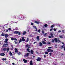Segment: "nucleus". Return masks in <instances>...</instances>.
Returning <instances> with one entry per match:
<instances>
[{
  "label": "nucleus",
  "instance_id": "nucleus-1",
  "mask_svg": "<svg viewBox=\"0 0 65 65\" xmlns=\"http://www.w3.org/2000/svg\"><path fill=\"white\" fill-rule=\"evenodd\" d=\"M55 41V42H58V40H57V38H56L54 39H52V41L53 43H54V42Z\"/></svg>",
  "mask_w": 65,
  "mask_h": 65
},
{
  "label": "nucleus",
  "instance_id": "nucleus-2",
  "mask_svg": "<svg viewBox=\"0 0 65 65\" xmlns=\"http://www.w3.org/2000/svg\"><path fill=\"white\" fill-rule=\"evenodd\" d=\"M18 18L19 19L21 20H24V16H22L21 17V15H19L18 16Z\"/></svg>",
  "mask_w": 65,
  "mask_h": 65
},
{
  "label": "nucleus",
  "instance_id": "nucleus-3",
  "mask_svg": "<svg viewBox=\"0 0 65 65\" xmlns=\"http://www.w3.org/2000/svg\"><path fill=\"white\" fill-rule=\"evenodd\" d=\"M8 45L7 44H4L3 46H4V47H7V46H8Z\"/></svg>",
  "mask_w": 65,
  "mask_h": 65
},
{
  "label": "nucleus",
  "instance_id": "nucleus-4",
  "mask_svg": "<svg viewBox=\"0 0 65 65\" xmlns=\"http://www.w3.org/2000/svg\"><path fill=\"white\" fill-rule=\"evenodd\" d=\"M25 46L26 47H28V48H31V47L30 45H28V44H27Z\"/></svg>",
  "mask_w": 65,
  "mask_h": 65
},
{
  "label": "nucleus",
  "instance_id": "nucleus-5",
  "mask_svg": "<svg viewBox=\"0 0 65 65\" xmlns=\"http://www.w3.org/2000/svg\"><path fill=\"white\" fill-rule=\"evenodd\" d=\"M37 61H40L41 60V59L40 57H38L37 59Z\"/></svg>",
  "mask_w": 65,
  "mask_h": 65
},
{
  "label": "nucleus",
  "instance_id": "nucleus-6",
  "mask_svg": "<svg viewBox=\"0 0 65 65\" xmlns=\"http://www.w3.org/2000/svg\"><path fill=\"white\" fill-rule=\"evenodd\" d=\"M23 61L25 63H26L27 62V60L25 59H23Z\"/></svg>",
  "mask_w": 65,
  "mask_h": 65
},
{
  "label": "nucleus",
  "instance_id": "nucleus-7",
  "mask_svg": "<svg viewBox=\"0 0 65 65\" xmlns=\"http://www.w3.org/2000/svg\"><path fill=\"white\" fill-rule=\"evenodd\" d=\"M14 17H15V19H17V20H19V16H14Z\"/></svg>",
  "mask_w": 65,
  "mask_h": 65
},
{
  "label": "nucleus",
  "instance_id": "nucleus-8",
  "mask_svg": "<svg viewBox=\"0 0 65 65\" xmlns=\"http://www.w3.org/2000/svg\"><path fill=\"white\" fill-rule=\"evenodd\" d=\"M11 39L12 40H16V41H17L18 40L17 39V38H11Z\"/></svg>",
  "mask_w": 65,
  "mask_h": 65
},
{
  "label": "nucleus",
  "instance_id": "nucleus-9",
  "mask_svg": "<svg viewBox=\"0 0 65 65\" xmlns=\"http://www.w3.org/2000/svg\"><path fill=\"white\" fill-rule=\"evenodd\" d=\"M5 55V54L4 53H1L0 54V55L1 56H4V55Z\"/></svg>",
  "mask_w": 65,
  "mask_h": 65
},
{
  "label": "nucleus",
  "instance_id": "nucleus-10",
  "mask_svg": "<svg viewBox=\"0 0 65 65\" xmlns=\"http://www.w3.org/2000/svg\"><path fill=\"white\" fill-rule=\"evenodd\" d=\"M30 65H33V62H32V60H31L30 61Z\"/></svg>",
  "mask_w": 65,
  "mask_h": 65
},
{
  "label": "nucleus",
  "instance_id": "nucleus-11",
  "mask_svg": "<svg viewBox=\"0 0 65 65\" xmlns=\"http://www.w3.org/2000/svg\"><path fill=\"white\" fill-rule=\"evenodd\" d=\"M35 23H36V24H39V21H35Z\"/></svg>",
  "mask_w": 65,
  "mask_h": 65
},
{
  "label": "nucleus",
  "instance_id": "nucleus-12",
  "mask_svg": "<svg viewBox=\"0 0 65 65\" xmlns=\"http://www.w3.org/2000/svg\"><path fill=\"white\" fill-rule=\"evenodd\" d=\"M22 40V41H25V38H24V37H22V39H21Z\"/></svg>",
  "mask_w": 65,
  "mask_h": 65
},
{
  "label": "nucleus",
  "instance_id": "nucleus-13",
  "mask_svg": "<svg viewBox=\"0 0 65 65\" xmlns=\"http://www.w3.org/2000/svg\"><path fill=\"white\" fill-rule=\"evenodd\" d=\"M15 53L18 52V50L17 48H15Z\"/></svg>",
  "mask_w": 65,
  "mask_h": 65
},
{
  "label": "nucleus",
  "instance_id": "nucleus-14",
  "mask_svg": "<svg viewBox=\"0 0 65 65\" xmlns=\"http://www.w3.org/2000/svg\"><path fill=\"white\" fill-rule=\"evenodd\" d=\"M47 51L48 52H51V49H47Z\"/></svg>",
  "mask_w": 65,
  "mask_h": 65
},
{
  "label": "nucleus",
  "instance_id": "nucleus-15",
  "mask_svg": "<svg viewBox=\"0 0 65 65\" xmlns=\"http://www.w3.org/2000/svg\"><path fill=\"white\" fill-rule=\"evenodd\" d=\"M19 31H15L14 32V34H18V33H19Z\"/></svg>",
  "mask_w": 65,
  "mask_h": 65
},
{
  "label": "nucleus",
  "instance_id": "nucleus-16",
  "mask_svg": "<svg viewBox=\"0 0 65 65\" xmlns=\"http://www.w3.org/2000/svg\"><path fill=\"white\" fill-rule=\"evenodd\" d=\"M50 35L52 38L54 37V36L53 35V33H51L50 34Z\"/></svg>",
  "mask_w": 65,
  "mask_h": 65
},
{
  "label": "nucleus",
  "instance_id": "nucleus-17",
  "mask_svg": "<svg viewBox=\"0 0 65 65\" xmlns=\"http://www.w3.org/2000/svg\"><path fill=\"white\" fill-rule=\"evenodd\" d=\"M5 35V38H7V37L9 36L8 35V34H6Z\"/></svg>",
  "mask_w": 65,
  "mask_h": 65
},
{
  "label": "nucleus",
  "instance_id": "nucleus-18",
  "mask_svg": "<svg viewBox=\"0 0 65 65\" xmlns=\"http://www.w3.org/2000/svg\"><path fill=\"white\" fill-rule=\"evenodd\" d=\"M30 53L31 54H33L34 52H33V50H31Z\"/></svg>",
  "mask_w": 65,
  "mask_h": 65
},
{
  "label": "nucleus",
  "instance_id": "nucleus-19",
  "mask_svg": "<svg viewBox=\"0 0 65 65\" xmlns=\"http://www.w3.org/2000/svg\"><path fill=\"white\" fill-rule=\"evenodd\" d=\"M39 45L40 46H41L43 45L42 44V43H41V42H40L39 43Z\"/></svg>",
  "mask_w": 65,
  "mask_h": 65
},
{
  "label": "nucleus",
  "instance_id": "nucleus-20",
  "mask_svg": "<svg viewBox=\"0 0 65 65\" xmlns=\"http://www.w3.org/2000/svg\"><path fill=\"white\" fill-rule=\"evenodd\" d=\"M26 31H24L22 34L23 35H25V34H26Z\"/></svg>",
  "mask_w": 65,
  "mask_h": 65
},
{
  "label": "nucleus",
  "instance_id": "nucleus-21",
  "mask_svg": "<svg viewBox=\"0 0 65 65\" xmlns=\"http://www.w3.org/2000/svg\"><path fill=\"white\" fill-rule=\"evenodd\" d=\"M3 50L4 51H5L7 50V49L6 48H4L3 49Z\"/></svg>",
  "mask_w": 65,
  "mask_h": 65
},
{
  "label": "nucleus",
  "instance_id": "nucleus-22",
  "mask_svg": "<svg viewBox=\"0 0 65 65\" xmlns=\"http://www.w3.org/2000/svg\"><path fill=\"white\" fill-rule=\"evenodd\" d=\"M39 36H38L37 37V40H39Z\"/></svg>",
  "mask_w": 65,
  "mask_h": 65
},
{
  "label": "nucleus",
  "instance_id": "nucleus-23",
  "mask_svg": "<svg viewBox=\"0 0 65 65\" xmlns=\"http://www.w3.org/2000/svg\"><path fill=\"white\" fill-rule=\"evenodd\" d=\"M30 54L29 53H27L26 54V55H25V56L26 57H28V56H29V54Z\"/></svg>",
  "mask_w": 65,
  "mask_h": 65
},
{
  "label": "nucleus",
  "instance_id": "nucleus-24",
  "mask_svg": "<svg viewBox=\"0 0 65 65\" xmlns=\"http://www.w3.org/2000/svg\"><path fill=\"white\" fill-rule=\"evenodd\" d=\"M42 43L43 44H46V43L44 42V41H42Z\"/></svg>",
  "mask_w": 65,
  "mask_h": 65
},
{
  "label": "nucleus",
  "instance_id": "nucleus-25",
  "mask_svg": "<svg viewBox=\"0 0 65 65\" xmlns=\"http://www.w3.org/2000/svg\"><path fill=\"white\" fill-rule=\"evenodd\" d=\"M2 60H3V61H6V58H3L2 59Z\"/></svg>",
  "mask_w": 65,
  "mask_h": 65
},
{
  "label": "nucleus",
  "instance_id": "nucleus-26",
  "mask_svg": "<svg viewBox=\"0 0 65 65\" xmlns=\"http://www.w3.org/2000/svg\"><path fill=\"white\" fill-rule=\"evenodd\" d=\"M9 54L10 55V56H12V53H11V52H10Z\"/></svg>",
  "mask_w": 65,
  "mask_h": 65
},
{
  "label": "nucleus",
  "instance_id": "nucleus-27",
  "mask_svg": "<svg viewBox=\"0 0 65 65\" xmlns=\"http://www.w3.org/2000/svg\"><path fill=\"white\" fill-rule=\"evenodd\" d=\"M22 39H20V40L19 41V43H20L21 42H22Z\"/></svg>",
  "mask_w": 65,
  "mask_h": 65
},
{
  "label": "nucleus",
  "instance_id": "nucleus-28",
  "mask_svg": "<svg viewBox=\"0 0 65 65\" xmlns=\"http://www.w3.org/2000/svg\"><path fill=\"white\" fill-rule=\"evenodd\" d=\"M16 41H16V40H15L14 41V42H15V44H17V43L18 42H16Z\"/></svg>",
  "mask_w": 65,
  "mask_h": 65
},
{
  "label": "nucleus",
  "instance_id": "nucleus-29",
  "mask_svg": "<svg viewBox=\"0 0 65 65\" xmlns=\"http://www.w3.org/2000/svg\"><path fill=\"white\" fill-rule=\"evenodd\" d=\"M28 41H29V38H27V39L26 40V42H28Z\"/></svg>",
  "mask_w": 65,
  "mask_h": 65
},
{
  "label": "nucleus",
  "instance_id": "nucleus-30",
  "mask_svg": "<svg viewBox=\"0 0 65 65\" xmlns=\"http://www.w3.org/2000/svg\"><path fill=\"white\" fill-rule=\"evenodd\" d=\"M44 26L45 27H47V25L46 24H45Z\"/></svg>",
  "mask_w": 65,
  "mask_h": 65
},
{
  "label": "nucleus",
  "instance_id": "nucleus-31",
  "mask_svg": "<svg viewBox=\"0 0 65 65\" xmlns=\"http://www.w3.org/2000/svg\"><path fill=\"white\" fill-rule=\"evenodd\" d=\"M1 36H5V35L3 33H2V34H1Z\"/></svg>",
  "mask_w": 65,
  "mask_h": 65
},
{
  "label": "nucleus",
  "instance_id": "nucleus-32",
  "mask_svg": "<svg viewBox=\"0 0 65 65\" xmlns=\"http://www.w3.org/2000/svg\"><path fill=\"white\" fill-rule=\"evenodd\" d=\"M9 48H8L7 50V52H8V51H9Z\"/></svg>",
  "mask_w": 65,
  "mask_h": 65
},
{
  "label": "nucleus",
  "instance_id": "nucleus-33",
  "mask_svg": "<svg viewBox=\"0 0 65 65\" xmlns=\"http://www.w3.org/2000/svg\"><path fill=\"white\" fill-rule=\"evenodd\" d=\"M54 26H55V25H52L51 26V27L52 28H53V27H54Z\"/></svg>",
  "mask_w": 65,
  "mask_h": 65
},
{
  "label": "nucleus",
  "instance_id": "nucleus-34",
  "mask_svg": "<svg viewBox=\"0 0 65 65\" xmlns=\"http://www.w3.org/2000/svg\"><path fill=\"white\" fill-rule=\"evenodd\" d=\"M27 51H30V49L29 48H27Z\"/></svg>",
  "mask_w": 65,
  "mask_h": 65
},
{
  "label": "nucleus",
  "instance_id": "nucleus-35",
  "mask_svg": "<svg viewBox=\"0 0 65 65\" xmlns=\"http://www.w3.org/2000/svg\"><path fill=\"white\" fill-rule=\"evenodd\" d=\"M4 42L5 43H8V42L7 41H4Z\"/></svg>",
  "mask_w": 65,
  "mask_h": 65
},
{
  "label": "nucleus",
  "instance_id": "nucleus-36",
  "mask_svg": "<svg viewBox=\"0 0 65 65\" xmlns=\"http://www.w3.org/2000/svg\"><path fill=\"white\" fill-rule=\"evenodd\" d=\"M53 30H54V31H57V29L55 28Z\"/></svg>",
  "mask_w": 65,
  "mask_h": 65
},
{
  "label": "nucleus",
  "instance_id": "nucleus-37",
  "mask_svg": "<svg viewBox=\"0 0 65 65\" xmlns=\"http://www.w3.org/2000/svg\"><path fill=\"white\" fill-rule=\"evenodd\" d=\"M45 54H48V52H45Z\"/></svg>",
  "mask_w": 65,
  "mask_h": 65
},
{
  "label": "nucleus",
  "instance_id": "nucleus-38",
  "mask_svg": "<svg viewBox=\"0 0 65 65\" xmlns=\"http://www.w3.org/2000/svg\"><path fill=\"white\" fill-rule=\"evenodd\" d=\"M46 34H44L43 35L44 36H46Z\"/></svg>",
  "mask_w": 65,
  "mask_h": 65
},
{
  "label": "nucleus",
  "instance_id": "nucleus-39",
  "mask_svg": "<svg viewBox=\"0 0 65 65\" xmlns=\"http://www.w3.org/2000/svg\"><path fill=\"white\" fill-rule=\"evenodd\" d=\"M42 34H44V31L43 30H42Z\"/></svg>",
  "mask_w": 65,
  "mask_h": 65
},
{
  "label": "nucleus",
  "instance_id": "nucleus-40",
  "mask_svg": "<svg viewBox=\"0 0 65 65\" xmlns=\"http://www.w3.org/2000/svg\"><path fill=\"white\" fill-rule=\"evenodd\" d=\"M33 28H35V29L36 28V26H33Z\"/></svg>",
  "mask_w": 65,
  "mask_h": 65
},
{
  "label": "nucleus",
  "instance_id": "nucleus-41",
  "mask_svg": "<svg viewBox=\"0 0 65 65\" xmlns=\"http://www.w3.org/2000/svg\"><path fill=\"white\" fill-rule=\"evenodd\" d=\"M8 30H9V31H10V30H11V28H9L8 29Z\"/></svg>",
  "mask_w": 65,
  "mask_h": 65
},
{
  "label": "nucleus",
  "instance_id": "nucleus-42",
  "mask_svg": "<svg viewBox=\"0 0 65 65\" xmlns=\"http://www.w3.org/2000/svg\"><path fill=\"white\" fill-rule=\"evenodd\" d=\"M8 39L7 38L5 40V41H8Z\"/></svg>",
  "mask_w": 65,
  "mask_h": 65
},
{
  "label": "nucleus",
  "instance_id": "nucleus-43",
  "mask_svg": "<svg viewBox=\"0 0 65 65\" xmlns=\"http://www.w3.org/2000/svg\"><path fill=\"white\" fill-rule=\"evenodd\" d=\"M38 32L39 33H40V29L38 31Z\"/></svg>",
  "mask_w": 65,
  "mask_h": 65
},
{
  "label": "nucleus",
  "instance_id": "nucleus-44",
  "mask_svg": "<svg viewBox=\"0 0 65 65\" xmlns=\"http://www.w3.org/2000/svg\"><path fill=\"white\" fill-rule=\"evenodd\" d=\"M18 55H20L21 54V52H19L18 53Z\"/></svg>",
  "mask_w": 65,
  "mask_h": 65
},
{
  "label": "nucleus",
  "instance_id": "nucleus-45",
  "mask_svg": "<svg viewBox=\"0 0 65 65\" xmlns=\"http://www.w3.org/2000/svg\"><path fill=\"white\" fill-rule=\"evenodd\" d=\"M18 33H18V35H21V32H19Z\"/></svg>",
  "mask_w": 65,
  "mask_h": 65
},
{
  "label": "nucleus",
  "instance_id": "nucleus-46",
  "mask_svg": "<svg viewBox=\"0 0 65 65\" xmlns=\"http://www.w3.org/2000/svg\"><path fill=\"white\" fill-rule=\"evenodd\" d=\"M62 44H63V46H64V45H65V44H64V43H63V42H62Z\"/></svg>",
  "mask_w": 65,
  "mask_h": 65
},
{
  "label": "nucleus",
  "instance_id": "nucleus-47",
  "mask_svg": "<svg viewBox=\"0 0 65 65\" xmlns=\"http://www.w3.org/2000/svg\"><path fill=\"white\" fill-rule=\"evenodd\" d=\"M53 30V28H51L50 29V31H52V30Z\"/></svg>",
  "mask_w": 65,
  "mask_h": 65
},
{
  "label": "nucleus",
  "instance_id": "nucleus-48",
  "mask_svg": "<svg viewBox=\"0 0 65 65\" xmlns=\"http://www.w3.org/2000/svg\"><path fill=\"white\" fill-rule=\"evenodd\" d=\"M47 44H51V42H48V43H47Z\"/></svg>",
  "mask_w": 65,
  "mask_h": 65
},
{
  "label": "nucleus",
  "instance_id": "nucleus-49",
  "mask_svg": "<svg viewBox=\"0 0 65 65\" xmlns=\"http://www.w3.org/2000/svg\"><path fill=\"white\" fill-rule=\"evenodd\" d=\"M49 54L50 55V56H52V53H49Z\"/></svg>",
  "mask_w": 65,
  "mask_h": 65
},
{
  "label": "nucleus",
  "instance_id": "nucleus-50",
  "mask_svg": "<svg viewBox=\"0 0 65 65\" xmlns=\"http://www.w3.org/2000/svg\"><path fill=\"white\" fill-rule=\"evenodd\" d=\"M48 37L49 38H52V37L51 36H48Z\"/></svg>",
  "mask_w": 65,
  "mask_h": 65
},
{
  "label": "nucleus",
  "instance_id": "nucleus-51",
  "mask_svg": "<svg viewBox=\"0 0 65 65\" xmlns=\"http://www.w3.org/2000/svg\"><path fill=\"white\" fill-rule=\"evenodd\" d=\"M48 48H52V47H49Z\"/></svg>",
  "mask_w": 65,
  "mask_h": 65
},
{
  "label": "nucleus",
  "instance_id": "nucleus-52",
  "mask_svg": "<svg viewBox=\"0 0 65 65\" xmlns=\"http://www.w3.org/2000/svg\"><path fill=\"white\" fill-rule=\"evenodd\" d=\"M35 29H36V30H35L36 31H37V28H36Z\"/></svg>",
  "mask_w": 65,
  "mask_h": 65
},
{
  "label": "nucleus",
  "instance_id": "nucleus-53",
  "mask_svg": "<svg viewBox=\"0 0 65 65\" xmlns=\"http://www.w3.org/2000/svg\"><path fill=\"white\" fill-rule=\"evenodd\" d=\"M61 47V48H64V46H62Z\"/></svg>",
  "mask_w": 65,
  "mask_h": 65
},
{
  "label": "nucleus",
  "instance_id": "nucleus-54",
  "mask_svg": "<svg viewBox=\"0 0 65 65\" xmlns=\"http://www.w3.org/2000/svg\"><path fill=\"white\" fill-rule=\"evenodd\" d=\"M15 30H18V27H16L15 28Z\"/></svg>",
  "mask_w": 65,
  "mask_h": 65
},
{
  "label": "nucleus",
  "instance_id": "nucleus-55",
  "mask_svg": "<svg viewBox=\"0 0 65 65\" xmlns=\"http://www.w3.org/2000/svg\"><path fill=\"white\" fill-rule=\"evenodd\" d=\"M51 52H52V53H53V52H54V50H51Z\"/></svg>",
  "mask_w": 65,
  "mask_h": 65
},
{
  "label": "nucleus",
  "instance_id": "nucleus-56",
  "mask_svg": "<svg viewBox=\"0 0 65 65\" xmlns=\"http://www.w3.org/2000/svg\"><path fill=\"white\" fill-rule=\"evenodd\" d=\"M62 32H63V33H64V30H62Z\"/></svg>",
  "mask_w": 65,
  "mask_h": 65
},
{
  "label": "nucleus",
  "instance_id": "nucleus-57",
  "mask_svg": "<svg viewBox=\"0 0 65 65\" xmlns=\"http://www.w3.org/2000/svg\"><path fill=\"white\" fill-rule=\"evenodd\" d=\"M31 25H33V23H32V22H31Z\"/></svg>",
  "mask_w": 65,
  "mask_h": 65
},
{
  "label": "nucleus",
  "instance_id": "nucleus-58",
  "mask_svg": "<svg viewBox=\"0 0 65 65\" xmlns=\"http://www.w3.org/2000/svg\"><path fill=\"white\" fill-rule=\"evenodd\" d=\"M61 32V31L60 30L58 31V33H60V32Z\"/></svg>",
  "mask_w": 65,
  "mask_h": 65
},
{
  "label": "nucleus",
  "instance_id": "nucleus-59",
  "mask_svg": "<svg viewBox=\"0 0 65 65\" xmlns=\"http://www.w3.org/2000/svg\"><path fill=\"white\" fill-rule=\"evenodd\" d=\"M44 58H46V56L45 55H44Z\"/></svg>",
  "mask_w": 65,
  "mask_h": 65
},
{
  "label": "nucleus",
  "instance_id": "nucleus-60",
  "mask_svg": "<svg viewBox=\"0 0 65 65\" xmlns=\"http://www.w3.org/2000/svg\"><path fill=\"white\" fill-rule=\"evenodd\" d=\"M8 30H6V32H8Z\"/></svg>",
  "mask_w": 65,
  "mask_h": 65
},
{
  "label": "nucleus",
  "instance_id": "nucleus-61",
  "mask_svg": "<svg viewBox=\"0 0 65 65\" xmlns=\"http://www.w3.org/2000/svg\"><path fill=\"white\" fill-rule=\"evenodd\" d=\"M60 38H63V37L62 36H60Z\"/></svg>",
  "mask_w": 65,
  "mask_h": 65
},
{
  "label": "nucleus",
  "instance_id": "nucleus-62",
  "mask_svg": "<svg viewBox=\"0 0 65 65\" xmlns=\"http://www.w3.org/2000/svg\"><path fill=\"white\" fill-rule=\"evenodd\" d=\"M33 58H35V56H33L32 57Z\"/></svg>",
  "mask_w": 65,
  "mask_h": 65
},
{
  "label": "nucleus",
  "instance_id": "nucleus-63",
  "mask_svg": "<svg viewBox=\"0 0 65 65\" xmlns=\"http://www.w3.org/2000/svg\"><path fill=\"white\" fill-rule=\"evenodd\" d=\"M28 53H30V52H31V51L30 50L29 51H28Z\"/></svg>",
  "mask_w": 65,
  "mask_h": 65
},
{
  "label": "nucleus",
  "instance_id": "nucleus-64",
  "mask_svg": "<svg viewBox=\"0 0 65 65\" xmlns=\"http://www.w3.org/2000/svg\"><path fill=\"white\" fill-rule=\"evenodd\" d=\"M64 50L65 51V46H64Z\"/></svg>",
  "mask_w": 65,
  "mask_h": 65
}]
</instances>
